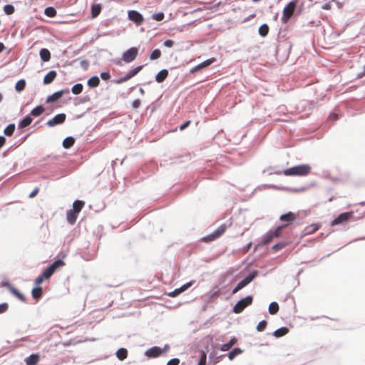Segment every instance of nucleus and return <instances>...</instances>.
Listing matches in <instances>:
<instances>
[{"label":"nucleus","mask_w":365,"mask_h":365,"mask_svg":"<svg viewBox=\"0 0 365 365\" xmlns=\"http://www.w3.org/2000/svg\"><path fill=\"white\" fill-rule=\"evenodd\" d=\"M311 171V167L308 165H299L283 171V174L287 176H305Z\"/></svg>","instance_id":"obj_1"},{"label":"nucleus","mask_w":365,"mask_h":365,"mask_svg":"<svg viewBox=\"0 0 365 365\" xmlns=\"http://www.w3.org/2000/svg\"><path fill=\"white\" fill-rule=\"evenodd\" d=\"M253 297L252 296H247L238 301L233 307V312L235 314L241 313L247 307L252 304Z\"/></svg>","instance_id":"obj_2"},{"label":"nucleus","mask_w":365,"mask_h":365,"mask_svg":"<svg viewBox=\"0 0 365 365\" xmlns=\"http://www.w3.org/2000/svg\"><path fill=\"white\" fill-rule=\"evenodd\" d=\"M297 5V1L289 2L283 9V14L282 16V21L286 24L290 17L293 15Z\"/></svg>","instance_id":"obj_3"},{"label":"nucleus","mask_w":365,"mask_h":365,"mask_svg":"<svg viewBox=\"0 0 365 365\" xmlns=\"http://www.w3.org/2000/svg\"><path fill=\"white\" fill-rule=\"evenodd\" d=\"M227 229L226 225H220L214 232L202 238V241L205 242H210L212 241L215 240L216 239L219 238L221 235H223V233L225 232Z\"/></svg>","instance_id":"obj_4"},{"label":"nucleus","mask_w":365,"mask_h":365,"mask_svg":"<svg viewBox=\"0 0 365 365\" xmlns=\"http://www.w3.org/2000/svg\"><path fill=\"white\" fill-rule=\"evenodd\" d=\"M138 53V49L135 47H131L123 53L122 60L125 63H130L135 59Z\"/></svg>","instance_id":"obj_5"},{"label":"nucleus","mask_w":365,"mask_h":365,"mask_svg":"<svg viewBox=\"0 0 365 365\" xmlns=\"http://www.w3.org/2000/svg\"><path fill=\"white\" fill-rule=\"evenodd\" d=\"M257 276V272H254L247 276L245 279H243L242 281H240L237 286L234 288L232 290V294L237 293L238 291H240L241 289L247 286L249 283H250Z\"/></svg>","instance_id":"obj_6"},{"label":"nucleus","mask_w":365,"mask_h":365,"mask_svg":"<svg viewBox=\"0 0 365 365\" xmlns=\"http://www.w3.org/2000/svg\"><path fill=\"white\" fill-rule=\"evenodd\" d=\"M169 346L165 345L162 349L158 346H153L145 351V356L149 358H155L159 356L163 352H165L168 350Z\"/></svg>","instance_id":"obj_7"},{"label":"nucleus","mask_w":365,"mask_h":365,"mask_svg":"<svg viewBox=\"0 0 365 365\" xmlns=\"http://www.w3.org/2000/svg\"><path fill=\"white\" fill-rule=\"evenodd\" d=\"M353 217L354 212H343L331 222V225L335 226L336 225L344 223L349 220L353 219Z\"/></svg>","instance_id":"obj_8"},{"label":"nucleus","mask_w":365,"mask_h":365,"mask_svg":"<svg viewBox=\"0 0 365 365\" xmlns=\"http://www.w3.org/2000/svg\"><path fill=\"white\" fill-rule=\"evenodd\" d=\"M143 68V66H138L135 67V68L130 70L125 76L118 79L116 81L117 83H123L124 82L128 81L133 77H134L135 75H137Z\"/></svg>","instance_id":"obj_9"},{"label":"nucleus","mask_w":365,"mask_h":365,"mask_svg":"<svg viewBox=\"0 0 365 365\" xmlns=\"http://www.w3.org/2000/svg\"><path fill=\"white\" fill-rule=\"evenodd\" d=\"M297 217V215L295 213H293L292 212H289L286 214L282 215L279 217V220L282 222H285L286 224L284 225H286V227L291 225L293 222L295 221V220Z\"/></svg>","instance_id":"obj_10"},{"label":"nucleus","mask_w":365,"mask_h":365,"mask_svg":"<svg viewBox=\"0 0 365 365\" xmlns=\"http://www.w3.org/2000/svg\"><path fill=\"white\" fill-rule=\"evenodd\" d=\"M128 18L130 21H133L137 25H140L143 21V17L142 14L134 10L128 11Z\"/></svg>","instance_id":"obj_11"},{"label":"nucleus","mask_w":365,"mask_h":365,"mask_svg":"<svg viewBox=\"0 0 365 365\" xmlns=\"http://www.w3.org/2000/svg\"><path fill=\"white\" fill-rule=\"evenodd\" d=\"M66 120V115L64 113H61L55 115L52 119L49 120L47 122V125L49 127H53L58 124L63 123Z\"/></svg>","instance_id":"obj_12"},{"label":"nucleus","mask_w":365,"mask_h":365,"mask_svg":"<svg viewBox=\"0 0 365 365\" xmlns=\"http://www.w3.org/2000/svg\"><path fill=\"white\" fill-rule=\"evenodd\" d=\"M321 227V225L319 223H313L309 226H307L303 232L304 235H309L316 232Z\"/></svg>","instance_id":"obj_13"},{"label":"nucleus","mask_w":365,"mask_h":365,"mask_svg":"<svg viewBox=\"0 0 365 365\" xmlns=\"http://www.w3.org/2000/svg\"><path fill=\"white\" fill-rule=\"evenodd\" d=\"M40 359V356L38 354H33L24 359L26 365H36Z\"/></svg>","instance_id":"obj_14"},{"label":"nucleus","mask_w":365,"mask_h":365,"mask_svg":"<svg viewBox=\"0 0 365 365\" xmlns=\"http://www.w3.org/2000/svg\"><path fill=\"white\" fill-rule=\"evenodd\" d=\"M192 282H187V284L182 285L181 287H180L178 289H175L173 292H172L169 294V296L172 297H177L180 293H182V292H184L187 289H188L192 285Z\"/></svg>","instance_id":"obj_15"},{"label":"nucleus","mask_w":365,"mask_h":365,"mask_svg":"<svg viewBox=\"0 0 365 365\" xmlns=\"http://www.w3.org/2000/svg\"><path fill=\"white\" fill-rule=\"evenodd\" d=\"M78 213L74 212L73 210H69L66 212V219L69 224L74 225L78 217Z\"/></svg>","instance_id":"obj_16"},{"label":"nucleus","mask_w":365,"mask_h":365,"mask_svg":"<svg viewBox=\"0 0 365 365\" xmlns=\"http://www.w3.org/2000/svg\"><path fill=\"white\" fill-rule=\"evenodd\" d=\"M56 76H57V73L55 71H49L44 76V78H43L44 84H50L51 83H52L54 81V79L56 78Z\"/></svg>","instance_id":"obj_17"},{"label":"nucleus","mask_w":365,"mask_h":365,"mask_svg":"<svg viewBox=\"0 0 365 365\" xmlns=\"http://www.w3.org/2000/svg\"><path fill=\"white\" fill-rule=\"evenodd\" d=\"M168 76V71L167 69H163L159 71L155 76V81L158 83L163 82Z\"/></svg>","instance_id":"obj_18"},{"label":"nucleus","mask_w":365,"mask_h":365,"mask_svg":"<svg viewBox=\"0 0 365 365\" xmlns=\"http://www.w3.org/2000/svg\"><path fill=\"white\" fill-rule=\"evenodd\" d=\"M84 205L85 202L83 201L77 200L73 202V209L71 210H73L74 212H77L78 214L81 211Z\"/></svg>","instance_id":"obj_19"},{"label":"nucleus","mask_w":365,"mask_h":365,"mask_svg":"<svg viewBox=\"0 0 365 365\" xmlns=\"http://www.w3.org/2000/svg\"><path fill=\"white\" fill-rule=\"evenodd\" d=\"M33 121L30 115H26L19 123V128L22 129L29 126Z\"/></svg>","instance_id":"obj_20"},{"label":"nucleus","mask_w":365,"mask_h":365,"mask_svg":"<svg viewBox=\"0 0 365 365\" xmlns=\"http://www.w3.org/2000/svg\"><path fill=\"white\" fill-rule=\"evenodd\" d=\"M101 5L100 4H94L91 6L92 18H96L101 11Z\"/></svg>","instance_id":"obj_21"},{"label":"nucleus","mask_w":365,"mask_h":365,"mask_svg":"<svg viewBox=\"0 0 365 365\" xmlns=\"http://www.w3.org/2000/svg\"><path fill=\"white\" fill-rule=\"evenodd\" d=\"M237 343V339L235 337L232 338L230 341L227 344H224L220 347V350L222 351H228Z\"/></svg>","instance_id":"obj_22"},{"label":"nucleus","mask_w":365,"mask_h":365,"mask_svg":"<svg viewBox=\"0 0 365 365\" xmlns=\"http://www.w3.org/2000/svg\"><path fill=\"white\" fill-rule=\"evenodd\" d=\"M9 291L14 295L16 296L19 300H21V302H26V297H24V295L23 294H21L19 290H17L16 288H14V287H9Z\"/></svg>","instance_id":"obj_23"},{"label":"nucleus","mask_w":365,"mask_h":365,"mask_svg":"<svg viewBox=\"0 0 365 365\" xmlns=\"http://www.w3.org/2000/svg\"><path fill=\"white\" fill-rule=\"evenodd\" d=\"M39 54L41 58L45 62H47L51 59V53L47 48H41Z\"/></svg>","instance_id":"obj_24"},{"label":"nucleus","mask_w":365,"mask_h":365,"mask_svg":"<svg viewBox=\"0 0 365 365\" xmlns=\"http://www.w3.org/2000/svg\"><path fill=\"white\" fill-rule=\"evenodd\" d=\"M32 297L34 299L38 300L42 297L43 290L41 287H37L34 288L31 292Z\"/></svg>","instance_id":"obj_25"},{"label":"nucleus","mask_w":365,"mask_h":365,"mask_svg":"<svg viewBox=\"0 0 365 365\" xmlns=\"http://www.w3.org/2000/svg\"><path fill=\"white\" fill-rule=\"evenodd\" d=\"M288 332H289V329L284 327H281V328L277 329L276 331H274L273 333V335L275 337L278 338V337H282V336L286 335Z\"/></svg>","instance_id":"obj_26"},{"label":"nucleus","mask_w":365,"mask_h":365,"mask_svg":"<svg viewBox=\"0 0 365 365\" xmlns=\"http://www.w3.org/2000/svg\"><path fill=\"white\" fill-rule=\"evenodd\" d=\"M116 356L120 361L124 360L128 356V351L126 349L120 348L116 351Z\"/></svg>","instance_id":"obj_27"},{"label":"nucleus","mask_w":365,"mask_h":365,"mask_svg":"<svg viewBox=\"0 0 365 365\" xmlns=\"http://www.w3.org/2000/svg\"><path fill=\"white\" fill-rule=\"evenodd\" d=\"M65 262L62 259H58L53 262L49 267L53 271L56 272L58 269L65 266Z\"/></svg>","instance_id":"obj_28"},{"label":"nucleus","mask_w":365,"mask_h":365,"mask_svg":"<svg viewBox=\"0 0 365 365\" xmlns=\"http://www.w3.org/2000/svg\"><path fill=\"white\" fill-rule=\"evenodd\" d=\"M100 84V80L98 77L93 76L88 79V86L91 88H96Z\"/></svg>","instance_id":"obj_29"},{"label":"nucleus","mask_w":365,"mask_h":365,"mask_svg":"<svg viewBox=\"0 0 365 365\" xmlns=\"http://www.w3.org/2000/svg\"><path fill=\"white\" fill-rule=\"evenodd\" d=\"M44 110L45 109L42 106H38L34 108L29 115L34 117H38L41 115L44 112Z\"/></svg>","instance_id":"obj_30"},{"label":"nucleus","mask_w":365,"mask_h":365,"mask_svg":"<svg viewBox=\"0 0 365 365\" xmlns=\"http://www.w3.org/2000/svg\"><path fill=\"white\" fill-rule=\"evenodd\" d=\"M63 96V91L56 92L51 96H49L46 100L47 103L54 102L58 100Z\"/></svg>","instance_id":"obj_31"},{"label":"nucleus","mask_w":365,"mask_h":365,"mask_svg":"<svg viewBox=\"0 0 365 365\" xmlns=\"http://www.w3.org/2000/svg\"><path fill=\"white\" fill-rule=\"evenodd\" d=\"M75 140L73 137H67L63 141V146L65 148H70L73 145Z\"/></svg>","instance_id":"obj_32"},{"label":"nucleus","mask_w":365,"mask_h":365,"mask_svg":"<svg viewBox=\"0 0 365 365\" xmlns=\"http://www.w3.org/2000/svg\"><path fill=\"white\" fill-rule=\"evenodd\" d=\"M273 238L274 236L272 232L270 231L268 232L262 237V244L264 245L269 244L272 241Z\"/></svg>","instance_id":"obj_33"},{"label":"nucleus","mask_w":365,"mask_h":365,"mask_svg":"<svg viewBox=\"0 0 365 365\" xmlns=\"http://www.w3.org/2000/svg\"><path fill=\"white\" fill-rule=\"evenodd\" d=\"M26 81L24 79L19 80L15 85V89L17 92H21L25 89Z\"/></svg>","instance_id":"obj_34"},{"label":"nucleus","mask_w":365,"mask_h":365,"mask_svg":"<svg viewBox=\"0 0 365 365\" xmlns=\"http://www.w3.org/2000/svg\"><path fill=\"white\" fill-rule=\"evenodd\" d=\"M215 61H216V59L215 58H209V59L202 62L201 63L198 64V68L202 69L204 68H206V67L209 66L210 65H211L212 63H213L214 62H215Z\"/></svg>","instance_id":"obj_35"},{"label":"nucleus","mask_w":365,"mask_h":365,"mask_svg":"<svg viewBox=\"0 0 365 365\" xmlns=\"http://www.w3.org/2000/svg\"><path fill=\"white\" fill-rule=\"evenodd\" d=\"M44 14L48 17H54L56 15V10L52 6H48L45 9Z\"/></svg>","instance_id":"obj_36"},{"label":"nucleus","mask_w":365,"mask_h":365,"mask_svg":"<svg viewBox=\"0 0 365 365\" xmlns=\"http://www.w3.org/2000/svg\"><path fill=\"white\" fill-rule=\"evenodd\" d=\"M279 311V305L277 302H272L269 306V312L270 314H275Z\"/></svg>","instance_id":"obj_37"},{"label":"nucleus","mask_w":365,"mask_h":365,"mask_svg":"<svg viewBox=\"0 0 365 365\" xmlns=\"http://www.w3.org/2000/svg\"><path fill=\"white\" fill-rule=\"evenodd\" d=\"M269 26L267 24H262L259 28V34L262 36H266L269 33Z\"/></svg>","instance_id":"obj_38"},{"label":"nucleus","mask_w":365,"mask_h":365,"mask_svg":"<svg viewBox=\"0 0 365 365\" xmlns=\"http://www.w3.org/2000/svg\"><path fill=\"white\" fill-rule=\"evenodd\" d=\"M83 87L81 83H77L72 87L71 91L73 94L78 95L83 91Z\"/></svg>","instance_id":"obj_39"},{"label":"nucleus","mask_w":365,"mask_h":365,"mask_svg":"<svg viewBox=\"0 0 365 365\" xmlns=\"http://www.w3.org/2000/svg\"><path fill=\"white\" fill-rule=\"evenodd\" d=\"M15 130V125L14 124H9L5 129H4V134L7 136H11Z\"/></svg>","instance_id":"obj_40"},{"label":"nucleus","mask_w":365,"mask_h":365,"mask_svg":"<svg viewBox=\"0 0 365 365\" xmlns=\"http://www.w3.org/2000/svg\"><path fill=\"white\" fill-rule=\"evenodd\" d=\"M242 353V350L240 348H235L228 354V358L230 360H232L236 356Z\"/></svg>","instance_id":"obj_41"},{"label":"nucleus","mask_w":365,"mask_h":365,"mask_svg":"<svg viewBox=\"0 0 365 365\" xmlns=\"http://www.w3.org/2000/svg\"><path fill=\"white\" fill-rule=\"evenodd\" d=\"M286 227V225L278 226L274 231H270L274 237H279L281 235L282 230Z\"/></svg>","instance_id":"obj_42"},{"label":"nucleus","mask_w":365,"mask_h":365,"mask_svg":"<svg viewBox=\"0 0 365 365\" xmlns=\"http://www.w3.org/2000/svg\"><path fill=\"white\" fill-rule=\"evenodd\" d=\"M161 56V51L159 49H155L153 51L150 55V58L151 60L158 59Z\"/></svg>","instance_id":"obj_43"},{"label":"nucleus","mask_w":365,"mask_h":365,"mask_svg":"<svg viewBox=\"0 0 365 365\" xmlns=\"http://www.w3.org/2000/svg\"><path fill=\"white\" fill-rule=\"evenodd\" d=\"M14 11H15V9H14V7L13 5L6 4L4 7V11L7 15H11V14H14Z\"/></svg>","instance_id":"obj_44"},{"label":"nucleus","mask_w":365,"mask_h":365,"mask_svg":"<svg viewBox=\"0 0 365 365\" xmlns=\"http://www.w3.org/2000/svg\"><path fill=\"white\" fill-rule=\"evenodd\" d=\"M48 277H43V273H42L41 274H40L36 279H35V282H34V284L37 287H40V285L42 284V282H43V280L45 279H48Z\"/></svg>","instance_id":"obj_45"},{"label":"nucleus","mask_w":365,"mask_h":365,"mask_svg":"<svg viewBox=\"0 0 365 365\" xmlns=\"http://www.w3.org/2000/svg\"><path fill=\"white\" fill-rule=\"evenodd\" d=\"M207 354L204 351L200 352V359L198 365H206Z\"/></svg>","instance_id":"obj_46"},{"label":"nucleus","mask_w":365,"mask_h":365,"mask_svg":"<svg viewBox=\"0 0 365 365\" xmlns=\"http://www.w3.org/2000/svg\"><path fill=\"white\" fill-rule=\"evenodd\" d=\"M288 245L287 242H280V243H277V244H275L273 247H272V249L275 251H278V250H280L282 249H283L284 247H285L287 245Z\"/></svg>","instance_id":"obj_47"},{"label":"nucleus","mask_w":365,"mask_h":365,"mask_svg":"<svg viewBox=\"0 0 365 365\" xmlns=\"http://www.w3.org/2000/svg\"><path fill=\"white\" fill-rule=\"evenodd\" d=\"M267 322L265 320L261 321L257 326V330L258 331H262L265 329L267 327Z\"/></svg>","instance_id":"obj_48"},{"label":"nucleus","mask_w":365,"mask_h":365,"mask_svg":"<svg viewBox=\"0 0 365 365\" xmlns=\"http://www.w3.org/2000/svg\"><path fill=\"white\" fill-rule=\"evenodd\" d=\"M43 273L44 277H48L49 279L55 273V272L53 271L50 267H48Z\"/></svg>","instance_id":"obj_49"},{"label":"nucleus","mask_w":365,"mask_h":365,"mask_svg":"<svg viewBox=\"0 0 365 365\" xmlns=\"http://www.w3.org/2000/svg\"><path fill=\"white\" fill-rule=\"evenodd\" d=\"M9 309V305L7 303L0 304V314H3L6 312Z\"/></svg>","instance_id":"obj_50"},{"label":"nucleus","mask_w":365,"mask_h":365,"mask_svg":"<svg viewBox=\"0 0 365 365\" xmlns=\"http://www.w3.org/2000/svg\"><path fill=\"white\" fill-rule=\"evenodd\" d=\"M101 77L104 81H108L110 78V75L108 72H102L101 73Z\"/></svg>","instance_id":"obj_51"},{"label":"nucleus","mask_w":365,"mask_h":365,"mask_svg":"<svg viewBox=\"0 0 365 365\" xmlns=\"http://www.w3.org/2000/svg\"><path fill=\"white\" fill-rule=\"evenodd\" d=\"M180 360L177 358L172 359L168 361L167 365H178Z\"/></svg>","instance_id":"obj_52"},{"label":"nucleus","mask_w":365,"mask_h":365,"mask_svg":"<svg viewBox=\"0 0 365 365\" xmlns=\"http://www.w3.org/2000/svg\"><path fill=\"white\" fill-rule=\"evenodd\" d=\"M154 19L156 20V21H162L163 19H164V14L163 13H158V14H156L155 16H154Z\"/></svg>","instance_id":"obj_53"},{"label":"nucleus","mask_w":365,"mask_h":365,"mask_svg":"<svg viewBox=\"0 0 365 365\" xmlns=\"http://www.w3.org/2000/svg\"><path fill=\"white\" fill-rule=\"evenodd\" d=\"M39 192V189L38 187H36L29 195V197L30 198H34V197H36L37 195V194Z\"/></svg>","instance_id":"obj_54"},{"label":"nucleus","mask_w":365,"mask_h":365,"mask_svg":"<svg viewBox=\"0 0 365 365\" xmlns=\"http://www.w3.org/2000/svg\"><path fill=\"white\" fill-rule=\"evenodd\" d=\"M173 45H174V42L170 39L166 40L164 42V46L166 47H168V48L173 46Z\"/></svg>","instance_id":"obj_55"},{"label":"nucleus","mask_w":365,"mask_h":365,"mask_svg":"<svg viewBox=\"0 0 365 365\" xmlns=\"http://www.w3.org/2000/svg\"><path fill=\"white\" fill-rule=\"evenodd\" d=\"M190 123H191L190 120H187L186 122H185L183 124H182L180 125V130H183L184 129H185L186 128H187L190 125Z\"/></svg>","instance_id":"obj_56"},{"label":"nucleus","mask_w":365,"mask_h":365,"mask_svg":"<svg viewBox=\"0 0 365 365\" xmlns=\"http://www.w3.org/2000/svg\"><path fill=\"white\" fill-rule=\"evenodd\" d=\"M140 105V101L137 99V100H135L133 102V107L135 108H138Z\"/></svg>","instance_id":"obj_57"},{"label":"nucleus","mask_w":365,"mask_h":365,"mask_svg":"<svg viewBox=\"0 0 365 365\" xmlns=\"http://www.w3.org/2000/svg\"><path fill=\"white\" fill-rule=\"evenodd\" d=\"M5 143H6L5 138L3 136H0V148H1L3 147V145L5 144Z\"/></svg>","instance_id":"obj_58"},{"label":"nucleus","mask_w":365,"mask_h":365,"mask_svg":"<svg viewBox=\"0 0 365 365\" xmlns=\"http://www.w3.org/2000/svg\"><path fill=\"white\" fill-rule=\"evenodd\" d=\"M200 70H201V69L198 68V65H197V66H195V67H193L192 68L190 69V73H195V72H197V71H198Z\"/></svg>","instance_id":"obj_59"},{"label":"nucleus","mask_w":365,"mask_h":365,"mask_svg":"<svg viewBox=\"0 0 365 365\" xmlns=\"http://www.w3.org/2000/svg\"><path fill=\"white\" fill-rule=\"evenodd\" d=\"M5 48V46L3 43L0 42V53H1Z\"/></svg>","instance_id":"obj_60"},{"label":"nucleus","mask_w":365,"mask_h":365,"mask_svg":"<svg viewBox=\"0 0 365 365\" xmlns=\"http://www.w3.org/2000/svg\"><path fill=\"white\" fill-rule=\"evenodd\" d=\"M81 63V65H83V66H85V64H86V65H87V64H88V63H87V61H82Z\"/></svg>","instance_id":"obj_61"},{"label":"nucleus","mask_w":365,"mask_h":365,"mask_svg":"<svg viewBox=\"0 0 365 365\" xmlns=\"http://www.w3.org/2000/svg\"><path fill=\"white\" fill-rule=\"evenodd\" d=\"M255 16V14H252V15H251V16L247 19V20H248V19H250V18H254Z\"/></svg>","instance_id":"obj_62"},{"label":"nucleus","mask_w":365,"mask_h":365,"mask_svg":"<svg viewBox=\"0 0 365 365\" xmlns=\"http://www.w3.org/2000/svg\"><path fill=\"white\" fill-rule=\"evenodd\" d=\"M323 8L325 9H328L329 8V5H326Z\"/></svg>","instance_id":"obj_63"},{"label":"nucleus","mask_w":365,"mask_h":365,"mask_svg":"<svg viewBox=\"0 0 365 365\" xmlns=\"http://www.w3.org/2000/svg\"><path fill=\"white\" fill-rule=\"evenodd\" d=\"M361 205H365V201L360 203Z\"/></svg>","instance_id":"obj_64"}]
</instances>
